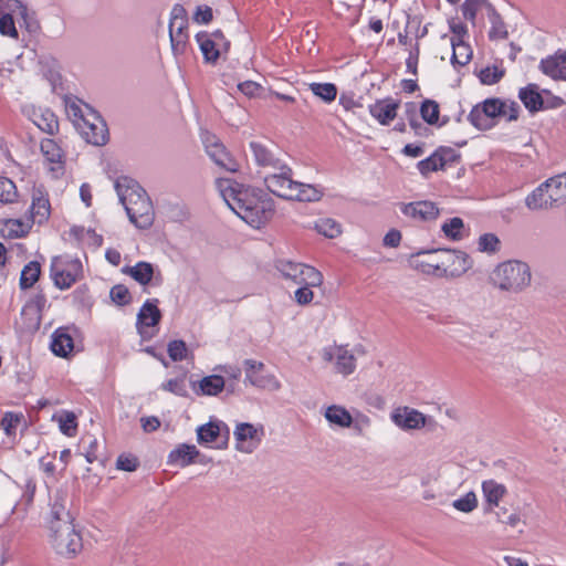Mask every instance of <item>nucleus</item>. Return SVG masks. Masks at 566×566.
Returning a JSON list of instances; mask_svg holds the SVG:
<instances>
[{"instance_id": "obj_12", "label": "nucleus", "mask_w": 566, "mask_h": 566, "mask_svg": "<svg viewBox=\"0 0 566 566\" xmlns=\"http://www.w3.org/2000/svg\"><path fill=\"white\" fill-rule=\"evenodd\" d=\"M518 108H471L467 115L468 120L478 129H490L500 120H515Z\"/></svg>"}, {"instance_id": "obj_9", "label": "nucleus", "mask_w": 566, "mask_h": 566, "mask_svg": "<svg viewBox=\"0 0 566 566\" xmlns=\"http://www.w3.org/2000/svg\"><path fill=\"white\" fill-rule=\"evenodd\" d=\"M434 255L437 262L432 266L440 270L439 276L458 277L472 266L470 256L460 250L440 249Z\"/></svg>"}, {"instance_id": "obj_19", "label": "nucleus", "mask_w": 566, "mask_h": 566, "mask_svg": "<svg viewBox=\"0 0 566 566\" xmlns=\"http://www.w3.org/2000/svg\"><path fill=\"white\" fill-rule=\"evenodd\" d=\"M158 300H147L137 314L136 327L143 339H150L153 333L148 332L149 327H155L160 318L161 313L157 306Z\"/></svg>"}, {"instance_id": "obj_45", "label": "nucleus", "mask_w": 566, "mask_h": 566, "mask_svg": "<svg viewBox=\"0 0 566 566\" xmlns=\"http://www.w3.org/2000/svg\"><path fill=\"white\" fill-rule=\"evenodd\" d=\"M452 507L462 513H471L478 507V497L473 491L455 499L451 503Z\"/></svg>"}, {"instance_id": "obj_47", "label": "nucleus", "mask_w": 566, "mask_h": 566, "mask_svg": "<svg viewBox=\"0 0 566 566\" xmlns=\"http://www.w3.org/2000/svg\"><path fill=\"white\" fill-rule=\"evenodd\" d=\"M501 242L494 233H484L478 239V251L493 254L500 250Z\"/></svg>"}, {"instance_id": "obj_55", "label": "nucleus", "mask_w": 566, "mask_h": 566, "mask_svg": "<svg viewBox=\"0 0 566 566\" xmlns=\"http://www.w3.org/2000/svg\"><path fill=\"white\" fill-rule=\"evenodd\" d=\"M397 108H369L370 115L381 125H388L397 116Z\"/></svg>"}, {"instance_id": "obj_24", "label": "nucleus", "mask_w": 566, "mask_h": 566, "mask_svg": "<svg viewBox=\"0 0 566 566\" xmlns=\"http://www.w3.org/2000/svg\"><path fill=\"white\" fill-rule=\"evenodd\" d=\"M539 70L553 80H566V52L557 51L539 62Z\"/></svg>"}, {"instance_id": "obj_10", "label": "nucleus", "mask_w": 566, "mask_h": 566, "mask_svg": "<svg viewBox=\"0 0 566 566\" xmlns=\"http://www.w3.org/2000/svg\"><path fill=\"white\" fill-rule=\"evenodd\" d=\"M275 269L283 277L296 284L321 285L323 283L322 273L315 268L304 263L280 259L275 262Z\"/></svg>"}, {"instance_id": "obj_13", "label": "nucleus", "mask_w": 566, "mask_h": 566, "mask_svg": "<svg viewBox=\"0 0 566 566\" xmlns=\"http://www.w3.org/2000/svg\"><path fill=\"white\" fill-rule=\"evenodd\" d=\"M322 358L327 363H334L337 374L347 377L356 370V354L346 346H327L322 349Z\"/></svg>"}, {"instance_id": "obj_49", "label": "nucleus", "mask_w": 566, "mask_h": 566, "mask_svg": "<svg viewBox=\"0 0 566 566\" xmlns=\"http://www.w3.org/2000/svg\"><path fill=\"white\" fill-rule=\"evenodd\" d=\"M426 250H419L416 253L410 255L409 263L412 268L420 270L426 274H436L439 276L440 270L431 266V262L429 261H420L419 256L424 255ZM434 263H432L433 265Z\"/></svg>"}, {"instance_id": "obj_57", "label": "nucleus", "mask_w": 566, "mask_h": 566, "mask_svg": "<svg viewBox=\"0 0 566 566\" xmlns=\"http://www.w3.org/2000/svg\"><path fill=\"white\" fill-rule=\"evenodd\" d=\"M109 295L112 301L118 305H126L130 301V294L128 289L122 284L113 286Z\"/></svg>"}, {"instance_id": "obj_63", "label": "nucleus", "mask_w": 566, "mask_h": 566, "mask_svg": "<svg viewBox=\"0 0 566 566\" xmlns=\"http://www.w3.org/2000/svg\"><path fill=\"white\" fill-rule=\"evenodd\" d=\"M46 298L43 294H36L22 310V313L27 311H34L35 313H40L42 308L45 306Z\"/></svg>"}, {"instance_id": "obj_20", "label": "nucleus", "mask_w": 566, "mask_h": 566, "mask_svg": "<svg viewBox=\"0 0 566 566\" xmlns=\"http://www.w3.org/2000/svg\"><path fill=\"white\" fill-rule=\"evenodd\" d=\"M324 418L332 427H337L342 429L354 427L356 430L361 431L363 426H367L369 423L368 418H363L360 421H354L349 411L338 405H331L324 410Z\"/></svg>"}, {"instance_id": "obj_43", "label": "nucleus", "mask_w": 566, "mask_h": 566, "mask_svg": "<svg viewBox=\"0 0 566 566\" xmlns=\"http://www.w3.org/2000/svg\"><path fill=\"white\" fill-rule=\"evenodd\" d=\"M57 421L60 431L67 436L73 437L77 430L76 416L71 411H61L53 417Z\"/></svg>"}, {"instance_id": "obj_36", "label": "nucleus", "mask_w": 566, "mask_h": 566, "mask_svg": "<svg viewBox=\"0 0 566 566\" xmlns=\"http://www.w3.org/2000/svg\"><path fill=\"white\" fill-rule=\"evenodd\" d=\"M488 18L491 23L489 39L491 41L505 40L509 36L506 24L494 7H489Z\"/></svg>"}, {"instance_id": "obj_46", "label": "nucleus", "mask_w": 566, "mask_h": 566, "mask_svg": "<svg viewBox=\"0 0 566 566\" xmlns=\"http://www.w3.org/2000/svg\"><path fill=\"white\" fill-rule=\"evenodd\" d=\"M463 228H464L463 220L459 217H454V218L447 220L442 224L441 230L447 238H450V239L457 241V240L462 239Z\"/></svg>"}, {"instance_id": "obj_25", "label": "nucleus", "mask_w": 566, "mask_h": 566, "mask_svg": "<svg viewBox=\"0 0 566 566\" xmlns=\"http://www.w3.org/2000/svg\"><path fill=\"white\" fill-rule=\"evenodd\" d=\"M67 494L63 490H56L50 502V525L57 523H72L70 512L66 510Z\"/></svg>"}, {"instance_id": "obj_26", "label": "nucleus", "mask_w": 566, "mask_h": 566, "mask_svg": "<svg viewBox=\"0 0 566 566\" xmlns=\"http://www.w3.org/2000/svg\"><path fill=\"white\" fill-rule=\"evenodd\" d=\"M50 348L59 357H67L74 348V342L69 327L57 328L51 337Z\"/></svg>"}, {"instance_id": "obj_39", "label": "nucleus", "mask_w": 566, "mask_h": 566, "mask_svg": "<svg viewBox=\"0 0 566 566\" xmlns=\"http://www.w3.org/2000/svg\"><path fill=\"white\" fill-rule=\"evenodd\" d=\"M417 109H419L421 118L430 125L443 126L447 123V119L444 118L441 122H439L440 108H410L408 109V119L413 128L417 127V123L413 119Z\"/></svg>"}, {"instance_id": "obj_3", "label": "nucleus", "mask_w": 566, "mask_h": 566, "mask_svg": "<svg viewBox=\"0 0 566 566\" xmlns=\"http://www.w3.org/2000/svg\"><path fill=\"white\" fill-rule=\"evenodd\" d=\"M249 147L254 164L268 171L264 176V184L269 191L272 192L271 179H281L292 175V169L284 160L282 151L272 143L252 140Z\"/></svg>"}, {"instance_id": "obj_14", "label": "nucleus", "mask_w": 566, "mask_h": 566, "mask_svg": "<svg viewBox=\"0 0 566 566\" xmlns=\"http://www.w3.org/2000/svg\"><path fill=\"white\" fill-rule=\"evenodd\" d=\"M230 430L227 423L221 420H210L208 423L197 428V439L200 444L217 449L226 448Z\"/></svg>"}, {"instance_id": "obj_64", "label": "nucleus", "mask_w": 566, "mask_h": 566, "mask_svg": "<svg viewBox=\"0 0 566 566\" xmlns=\"http://www.w3.org/2000/svg\"><path fill=\"white\" fill-rule=\"evenodd\" d=\"M449 27L451 32L453 33V36L451 39L464 40V38L468 35V28L462 22L451 20L449 22Z\"/></svg>"}, {"instance_id": "obj_21", "label": "nucleus", "mask_w": 566, "mask_h": 566, "mask_svg": "<svg viewBox=\"0 0 566 566\" xmlns=\"http://www.w3.org/2000/svg\"><path fill=\"white\" fill-rule=\"evenodd\" d=\"M391 420L403 430H413L427 426L432 419L416 409L403 407L391 415Z\"/></svg>"}, {"instance_id": "obj_7", "label": "nucleus", "mask_w": 566, "mask_h": 566, "mask_svg": "<svg viewBox=\"0 0 566 566\" xmlns=\"http://www.w3.org/2000/svg\"><path fill=\"white\" fill-rule=\"evenodd\" d=\"M272 193L275 196L297 201H318L322 196V189L310 184L298 182L292 179V175L282 177L281 179H271Z\"/></svg>"}, {"instance_id": "obj_11", "label": "nucleus", "mask_w": 566, "mask_h": 566, "mask_svg": "<svg viewBox=\"0 0 566 566\" xmlns=\"http://www.w3.org/2000/svg\"><path fill=\"white\" fill-rule=\"evenodd\" d=\"M200 138L210 159L220 168L229 172L239 170L238 161L226 149L220 139L208 129H200Z\"/></svg>"}, {"instance_id": "obj_2", "label": "nucleus", "mask_w": 566, "mask_h": 566, "mask_svg": "<svg viewBox=\"0 0 566 566\" xmlns=\"http://www.w3.org/2000/svg\"><path fill=\"white\" fill-rule=\"evenodd\" d=\"M115 191L129 221L138 229H148L154 222L153 205L146 191L130 177L115 179Z\"/></svg>"}, {"instance_id": "obj_41", "label": "nucleus", "mask_w": 566, "mask_h": 566, "mask_svg": "<svg viewBox=\"0 0 566 566\" xmlns=\"http://www.w3.org/2000/svg\"><path fill=\"white\" fill-rule=\"evenodd\" d=\"M489 7H493V4L488 0H465L461 6V10L463 17L474 25L478 12L485 9L486 14H489Z\"/></svg>"}, {"instance_id": "obj_61", "label": "nucleus", "mask_w": 566, "mask_h": 566, "mask_svg": "<svg viewBox=\"0 0 566 566\" xmlns=\"http://www.w3.org/2000/svg\"><path fill=\"white\" fill-rule=\"evenodd\" d=\"M496 518L497 522L510 525L511 527H515L521 521L518 513L513 512L509 514L505 507H501L496 512Z\"/></svg>"}, {"instance_id": "obj_44", "label": "nucleus", "mask_w": 566, "mask_h": 566, "mask_svg": "<svg viewBox=\"0 0 566 566\" xmlns=\"http://www.w3.org/2000/svg\"><path fill=\"white\" fill-rule=\"evenodd\" d=\"M315 229L326 238L334 239L342 233V227L331 218H322L315 222Z\"/></svg>"}, {"instance_id": "obj_22", "label": "nucleus", "mask_w": 566, "mask_h": 566, "mask_svg": "<svg viewBox=\"0 0 566 566\" xmlns=\"http://www.w3.org/2000/svg\"><path fill=\"white\" fill-rule=\"evenodd\" d=\"M25 115L34 123V125L42 132L54 135L59 130L57 116L52 112V108H24Z\"/></svg>"}, {"instance_id": "obj_32", "label": "nucleus", "mask_w": 566, "mask_h": 566, "mask_svg": "<svg viewBox=\"0 0 566 566\" xmlns=\"http://www.w3.org/2000/svg\"><path fill=\"white\" fill-rule=\"evenodd\" d=\"M196 40L207 63H216L221 53L224 52L216 42L209 39L208 32H199Z\"/></svg>"}, {"instance_id": "obj_5", "label": "nucleus", "mask_w": 566, "mask_h": 566, "mask_svg": "<svg viewBox=\"0 0 566 566\" xmlns=\"http://www.w3.org/2000/svg\"><path fill=\"white\" fill-rule=\"evenodd\" d=\"M491 280L501 291L521 293L531 285V268L524 261L507 260L495 266Z\"/></svg>"}, {"instance_id": "obj_1", "label": "nucleus", "mask_w": 566, "mask_h": 566, "mask_svg": "<svg viewBox=\"0 0 566 566\" xmlns=\"http://www.w3.org/2000/svg\"><path fill=\"white\" fill-rule=\"evenodd\" d=\"M216 188L227 206L252 228H260L274 214V201L262 189L231 178H218Z\"/></svg>"}, {"instance_id": "obj_27", "label": "nucleus", "mask_w": 566, "mask_h": 566, "mask_svg": "<svg viewBox=\"0 0 566 566\" xmlns=\"http://www.w3.org/2000/svg\"><path fill=\"white\" fill-rule=\"evenodd\" d=\"M199 451L193 444H180L168 455V463L171 465L185 468L191 464L198 457Z\"/></svg>"}, {"instance_id": "obj_30", "label": "nucleus", "mask_w": 566, "mask_h": 566, "mask_svg": "<svg viewBox=\"0 0 566 566\" xmlns=\"http://www.w3.org/2000/svg\"><path fill=\"white\" fill-rule=\"evenodd\" d=\"M546 180L535 188L525 199V205L531 210L546 209L555 205L549 199L548 189L549 186H545Z\"/></svg>"}, {"instance_id": "obj_15", "label": "nucleus", "mask_w": 566, "mask_h": 566, "mask_svg": "<svg viewBox=\"0 0 566 566\" xmlns=\"http://www.w3.org/2000/svg\"><path fill=\"white\" fill-rule=\"evenodd\" d=\"M235 448L243 453H252L261 444L264 437V427L249 422H240L233 431Z\"/></svg>"}, {"instance_id": "obj_28", "label": "nucleus", "mask_w": 566, "mask_h": 566, "mask_svg": "<svg viewBox=\"0 0 566 566\" xmlns=\"http://www.w3.org/2000/svg\"><path fill=\"white\" fill-rule=\"evenodd\" d=\"M226 382L220 375H210L203 377L197 384H193V391L199 396H217L224 389Z\"/></svg>"}, {"instance_id": "obj_31", "label": "nucleus", "mask_w": 566, "mask_h": 566, "mask_svg": "<svg viewBox=\"0 0 566 566\" xmlns=\"http://www.w3.org/2000/svg\"><path fill=\"white\" fill-rule=\"evenodd\" d=\"M188 25L169 27L170 45L175 56L184 55L189 44Z\"/></svg>"}, {"instance_id": "obj_50", "label": "nucleus", "mask_w": 566, "mask_h": 566, "mask_svg": "<svg viewBox=\"0 0 566 566\" xmlns=\"http://www.w3.org/2000/svg\"><path fill=\"white\" fill-rule=\"evenodd\" d=\"M167 352L172 361H181L188 356V348L184 340L175 339L168 343Z\"/></svg>"}, {"instance_id": "obj_38", "label": "nucleus", "mask_w": 566, "mask_h": 566, "mask_svg": "<svg viewBox=\"0 0 566 566\" xmlns=\"http://www.w3.org/2000/svg\"><path fill=\"white\" fill-rule=\"evenodd\" d=\"M41 151L44 158L59 166L61 170L63 168L64 154L57 143L51 138H45L41 142Z\"/></svg>"}, {"instance_id": "obj_40", "label": "nucleus", "mask_w": 566, "mask_h": 566, "mask_svg": "<svg viewBox=\"0 0 566 566\" xmlns=\"http://www.w3.org/2000/svg\"><path fill=\"white\" fill-rule=\"evenodd\" d=\"M40 274V263H38L36 261L29 262L28 264L24 265V268L21 271L20 287L22 290L32 287L34 283L39 280Z\"/></svg>"}, {"instance_id": "obj_56", "label": "nucleus", "mask_w": 566, "mask_h": 566, "mask_svg": "<svg viewBox=\"0 0 566 566\" xmlns=\"http://www.w3.org/2000/svg\"><path fill=\"white\" fill-rule=\"evenodd\" d=\"M300 287L294 292V298L300 305H307L312 302L314 294L312 287L317 285L298 284Z\"/></svg>"}, {"instance_id": "obj_48", "label": "nucleus", "mask_w": 566, "mask_h": 566, "mask_svg": "<svg viewBox=\"0 0 566 566\" xmlns=\"http://www.w3.org/2000/svg\"><path fill=\"white\" fill-rule=\"evenodd\" d=\"M18 197L14 182L7 177L0 176V202L12 203Z\"/></svg>"}, {"instance_id": "obj_4", "label": "nucleus", "mask_w": 566, "mask_h": 566, "mask_svg": "<svg viewBox=\"0 0 566 566\" xmlns=\"http://www.w3.org/2000/svg\"><path fill=\"white\" fill-rule=\"evenodd\" d=\"M67 118L74 128L88 143L104 145L108 138V129L96 108H65Z\"/></svg>"}, {"instance_id": "obj_37", "label": "nucleus", "mask_w": 566, "mask_h": 566, "mask_svg": "<svg viewBox=\"0 0 566 566\" xmlns=\"http://www.w3.org/2000/svg\"><path fill=\"white\" fill-rule=\"evenodd\" d=\"M451 45L453 50L451 57L452 64H458L460 66L468 64L473 54L471 46L464 40L455 39H451Z\"/></svg>"}, {"instance_id": "obj_16", "label": "nucleus", "mask_w": 566, "mask_h": 566, "mask_svg": "<svg viewBox=\"0 0 566 566\" xmlns=\"http://www.w3.org/2000/svg\"><path fill=\"white\" fill-rule=\"evenodd\" d=\"M459 159L455 149L451 147H439L429 157L420 160L417 164L419 172L427 177L429 174L444 170L447 167L452 166Z\"/></svg>"}, {"instance_id": "obj_42", "label": "nucleus", "mask_w": 566, "mask_h": 566, "mask_svg": "<svg viewBox=\"0 0 566 566\" xmlns=\"http://www.w3.org/2000/svg\"><path fill=\"white\" fill-rule=\"evenodd\" d=\"M308 90L324 103L333 102L338 93L333 83H311Z\"/></svg>"}, {"instance_id": "obj_59", "label": "nucleus", "mask_w": 566, "mask_h": 566, "mask_svg": "<svg viewBox=\"0 0 566 566\" xmlns=\"http://www.w3.org/2000/svg\"><path fill=\"white\" fill-rule=\"evenodd\" d=\"M188 25L187 12L181 4H175L170 13L169 27Z\"/></svg>"}, {"instance_id": "obj_58", "label": "nucleus", "mask_w": 566, "mask_h": 566, "mask_svg": "<svg viewBox=\"0 0 566 566\" xmlns=\"http://www.w3.org/2000/svg\"><path fill=\"white\" fill-rule=\"evenodd\" d=\"M83 448L85 450L84 455L88 463H93L97 460L96 450L98 447V441L96 438L90 436L87 438H83L82 440Z\"/></svg>"}, {"instance_id": "obj_53", "label": "nucleus", "mask_w": 566, "mask_h": 566, "mask_svg": "<svg viewBox=\"0 0 566 566\" xmlns=\"http://www.w3.org/2000/svg\"><path fill=\"white\" fill-rule=\"evenodd\" d=\"M20 420L21 416L13 412H6L0 420V429H2L8 437H11L15 433Z\"/></svg>"}, {"instance_id": "obj_62", "label": "nucleus", "mask_w": 566, "mask_h": 566, "mask_svg": "<svg viewBox=\"0 0 566 566\" xmlns=\"http://www.w3.org/2000/svg\"><path fill=\"white\" fill-rule=\"evenodd\" d=\"M212 9L208 6H199L193 14V21L200 24H207L212 20Z\"/></svg>"}, {"instance_id": "obj_51", "label": "nucleus", "mask_w": 566, "mask_h": 566, "mask_svg": "<svg viewBox=\"0 0 566 566\" xmlns=\"http://www.w3.org/2000/svg\"><path fill=\"white\" fill-rule=\"evenodd\" d=\"M504 75V70L497 66H486L479 72V78L482 84L492 85L497 83Z\"/></svg>"}, {"instance_id": "obj_29", "label": "nucleus", "mask_w": 566, "mask_h": 566, "mask_svg": "<svg viewBox=\"0 0 566 566\" xmlns=\"http://www.w3.org/2000/svg\"><path fill=\"white\" fill-rule=\"evenodd\" d=\"M50 208L51 207L48 197L44 196L40 189L34 190L31 205L33 222L41 224L46 221L50 216Z\"/></svg>"}, {"instance_id": "obj_23", "label": "nucleus", "mask_w": 566, "mask_h": 566, "mask_svg": "<svg viewBox=\"0 0 566 566\" xmlns=\"http://www.w3.org/2000/svg\"><path fill=\"white\" fill-rule=\"evenodd\" d=\"M401 212L415 221H431L439 216V209L431 201H415L401 205Z\"/></svg>"}, {"instance_id": "obj_54", "label": "nucleus", "mask_w": 566, "mask_h": 566, "mask_svg": "<svg viewBox=\"0 0 566 566\" xmlns=\"http://www.w3.org/2000/svg\"><path fill=\"white\" fill-rule=\"evenodd\" d=\"M238 88L243 95L250 98L260 97L265 94V88L253 81L242 82L238 85Z\"/></svg>"}, {"instance_id": "obj_34", "label": "nucleus", "mask_w": 566, "mask_h": 566, "mask_svg": "<svg viewBox=\"0 0 566 566\" xmlns=\"http://www.w3.org/2000/svg\"><path fill=\"white\" fill-rule=\"evenodd\" d=\"M123 272L132 276L140 285H147L154 276V266L151 263L140 261L134 266H125Z\"/></svg>"}, {"instance_id": "obj_6", "label": "nucleus", "mask_w": 566, "mask_h": 566, "mask_svg": "<svg viewBox=\"0 0 566 566\" xmlns=\"http://www.w3.org/2000/svg\"><path fill=\"white\" fill-rule=\"evenodd\" d=\"M51 544L56 554L66 557H75L83 548L81 534L76 531L73 522L51 524Z\"/></svg>"}, {"instance_id": "obj_33", "label": "nucleus", "mask_w": 566, "mask_h": 566, "mask_svg": "<svg viewBox=\"0 0 566 566\" xmlns=\"http://www.w3.org/2000/svg\"><path fill=\"white\" fill-rule=\"evenodd\" d=\"M545 186H549L548 196L555 205L566 203V172L548 178Z\"/></svg>"}, {"instance_id": "obj_35", "label": "nucleus", "mask_w": 566, "mask_h": 566, "mask_svg": "<svg viewBox=\"0 0 566 566\" xmlns=\"http://www.w3.org/2000/svg\"><path fill=\"white\" fill-rule=\"evenodd\" d=\"M482 492L486 503L491 506H499L500 501L506 493V488L494 480L482 482Z\"/></svg>"}, {"instance_id": "obj_60", "label": "nucleus", "mask_w": 566, "mask_h": 566, "mask_svg": "<svg viewBox=\"0 0 566 566\" xmlns=\"http://www.w3.org/2000/svg\"><path fill=\"white\" fill-rule=\"evenodd\" d=\"M138 467V460L134 455L120 454L116 461V468L126 472H133Z\"/></svg>"}, {"instance_id": "obj_52", "label": "nucleus", "mask_w": 566, "mask_h": 566, "mask_svg": "<svg viewBox=\"0 0 566 566\" xmlns=\"http://www.w3.org/2000/svg\"><path fill=\"white\" fill-rule=\"evenodd\" d=\"M160 389L176 396H187V387L184 378H172L160 385Z\"/></svg>"}, {"instance_id": "obj_8", "label": "nucleus", "mask_w": 566, "mask_h": 566, "mask_svg": "<svg viewBox=\"0 0 566 566\" xmlns=\"http://www.w3.org/2000/svg\"><path fill=\"white\" fill-rule=\"evenodd\" d=\"M50 274L57 289L67 290L81 279L83 265L78 258L57 255L51 261Z\"/></svg>"}, {"instance_id": "obj_18", "label": "nucleus", "mask_w": 566, "mask_h": 566, "mask_svg": "<svg viewBox=\"0 0 566 566\" xmlns=\"http://www.w3.org/2000/svg\"><path fill=\"white\" fill-rule=\"evenodd\" d=\"M524 106H560L565 102L547 90H541L537 84H528L518 92Z\"/></svg>"}, {"instance_id": "obj_17", "label": "nucleus", "mask_w": 566, "mask_h": 566, "mask_svg": "<svg viewBox=\"0 0 566 566\" xmlns=\"http://www.w3.org/2000/svg\"><path fill=\"white\" fill-rule=\"evenodd\" d=\"M245 367V382L250 385L268 390H277L281 387L280 381L272 374H263V363L253 359L244 360Z\"/></svg>"}]
</instances>
